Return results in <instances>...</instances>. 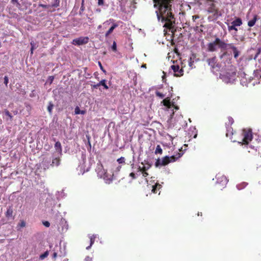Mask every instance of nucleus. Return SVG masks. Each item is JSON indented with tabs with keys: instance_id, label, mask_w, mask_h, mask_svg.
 <instances>
[{
	"instance_id": "obj_1",
	"label": "nucleus",
	"mask_w": 261,
	"mask_h": 261,
	"mask_svg": "<svg viewBox=\"0 0 261 261\" xmlns=\"http://www.w3.org/2000/svg\"><path fill=\"white\" fill-rule=\"evenodd\" d=\"M158 19L162 21L171 22L174 18L172 12V4L174 0H153Z\"/></svg>"
},
{
	"instance_id": "obj_2",
	"label": "nucleus",
	"mask_w": 261,
	"mask_h": 261,
	"mask_svg": "<svg viewBox=\"0 0 261 261\" xmlns=\"http://www.w3.org/2000/svg\"><path fill=\"white\" fill-rule=\"evenodd\" d=\"M217 46L222 50L232 49L233 57L235 59H237L240 54V51L238 50V48L234 46L233 43H226L219 38H216L213 42H210L207 44L208 51L211 52L216 51Z\"/></svg>"
},
{
	"instance_id": "obj_3",
	"label": "nucleus",
	"mask_w": 261,
	"mask_h": 261,
	"mask_svg": "<svg viewBox=\"0 0 261 261\" xmlns=\"http://www.w3.org/2000/svg\"><path fill=\"white\" fill-rule=\"evenodd\" d=\"M204 2L205 6L207 7L206 11L212 14L208 17L210 21H215L222 15L219 8L216 6L217 0H204Z\"/></svg>"
},
{
	"instance_id": "obj_4",
	"label": "nucleus",
	"mask_w": 261,
	"mask_h": 261,
	"mask_svg": "<svg viewBox=\"0 0 261 261\" xmlns=\"http://www.w3.org/2000/svg\"><path fill=\"white\" fill-rule=\"evenodd\" d=\"M242 136L243 138L241 141H238L242 145H248L253 139L252 129L250 128H244L242 130Z\"/></svg>"
},
{
	"instance_id": "obj_5",
	"label": "nucleus",
	"mask_w": 261,
	"mask_h": 261,
	"mask_svg": "<svg viewBox=\"0 0 261 261\" xmlns=\"http://www.w3.org/2000/svg\"><path fill=\"white\" fill-rule=\"evenodd\" d=\"M240 83L243 86H248V85L252 81L253 77L250 76L244 71H240L238 73Z\"/></svg>"
},
{
	"instance_id": "obj_6",
	"label": "nucleus",
	"mask_w": 261,
	"mask_h": 261,
	"mask_svg": "<svg viewBox=\"0 0 261 261\" xmlns=\"http://www.w3.org/2000/svg\"><path fill=\"white\" fill-rule=\"evenodd\" d=\"M88 37H81L72 40V44L75 45H81L87 44L89 42Z\"/></svg>"
},
{
	"instance_id": "obj_7",
	"label": "nucleus",
	"mask_w": 261,
	"mask_h": 261,
	"mask_svg": "<svg viewBox=\"0 0 261 261\" xmlns=\"http://www.w3.org/2000/svg\"><path fill=\"white\" fill-rule=\"evenodd\" d=\"M177 158H176L174 155H172L171 156H166L162 158L161 161V165L166 166L170 163L176 161Z\"/></svg>"
},
{
	"instance_id": "obj_8",
	"label": "nucleus",
	"mask_w": 261,
	"mask_h": 261,
	"mask_svg": "<svg viewBox=\"0 0 261 261\" xmlns=\"http://www.w3.org/2000/svg\"><path fill=\"white\" fill-rule=\"evenodd\" d=\"M171 68L174 73V76H180L183 75L184 70L182 68H180L179 65H173L171 66Z\"/></svg>"
},
{
	"instance_id": "obj_9",
	"label": "nucleus",
	"mask_w": 261,
	"mask_h": 261,
	"mask_svg": "<svg viewBox=\"0 0 261 261\" xmlns=\"http://www.w3.org/2000/svg\"><path fill=\"white\" fill-rule=\"evenodd\" d=\"M50 159L45 157L43 158L42 161L40 164V166L41 169H43L44 170H46V169H49L50 166Z\"/></svg>"
},
{
	"instance_id": "obj_10",
	"label": "nucleus",
	"mask_w": 261,
	"mask_h": 261,
	"mask_svg": "<svg viewBox=\"0 0 261 261\" xmlns=\"http://www.w3.org/2000/svg\"><path fill=\"white\" fill-rule=\"evenodd\" d=\"M141 164L145 165L143 167L139 166L138 168V171H140L141 172L144 171H147L150 167H151V164L149 163L147 161H144V162H142Z\"/></svg>"
},
{
	"instance_id": "obj_11",
	"label": "nucleus",
	"mask_w": 261,
	"mask_h": 261,
	"mask_svg": "<svg viewBox=\"0 0 261 261\" xmlns=\"http://www.w3.org/2000/svg\"><path fill=\"white\" fill-rule=\"evenodd\" d=\"M5 216L8 220H14V216H13V209L12 206H9L7 207V211L5 213Z\"/></svg>"
},
{
	"instance_id": "obj_12",
	"label": "nucleus",
	"mask_w": 261,
	"mask_h": 261,
	"mask_svg": "<svg viewBox=\"0 0 261 261\" xmlns=\"http://www.w3.org/2000/svg\"><path fill=\"white\" fill-rule=\"evenodd\" d=\"M207 62L208 63V64L212 67V68H214L216 66L217 58L216 57H214L212 58L208 59L207 60Z\"/></svg>"
},
{
	"instance_id": "obj_13",
	"label": "nucleus",
	"mask_w": 261,
	"mask_h": 261,
	"mask_svg": "<svg viewBox=\"0 0 261 261\" xmlns=\"http://www.w3.org/2000/svg\"><path fill=\"white\" fill-rule=\"evenodd\" d=\"M226 136L227 137H229L230 139H232V137L233 135L234 134V132L233 131V129L230 126H226Z\"/></svg>"
},
{
	"instance_id": "obj_14",
	"label": "nucleus",
	"mask_w": 261,
	"mask_h": 261,
	"mask_svg": "<svg viewBox=\"0 0 261 261\" xmlns=\"http://www.w3.org/2000/svg\"><path fill=\"white\" fill-rule=\"evenodd\" d=\"M61 159L59 157H56L52 160L50 166L52 167L58 166L60 164Z\"/></svg>"
},
{
	"instance_id": "obj_15",
	"label": "nucleus",
	"mask_w": 261,
	"mask_h": 261,
	"mask_svg": "<svg viewBox=\"0 0 261 261\" xmlns=\"http://www.w3.org/2000/svg\"><path fill=\"white\" fill-rule=\"evenodd\" d=\"M242 20L241 18L237 17L236 19L231 22V24L236 27H240L242 24Z\"/></svg>"
},
{
	"instance_id": "obj_16",
	"label": "nucleus",
	"mask_w": 261,
	"mask_h": 261,
	"mask_svg": "<svg viewBox=\"0 0 261 261\" xmlns=\"http://www.w3.org/2000/svg\"><path fill=\"white\" fill-rule=\"evenodd\" d=\"M55 148L57 151L59 152L60 154H62V148L61 144L59 141L56 142L55 144Z\"/></svg>"
},
{
	"instance_id": "obj_17",
	"label": "nucleus",
	"mask_w": 261,
	"mask_h": 261,
	"mask_svg": "<svg viewBox=\"0 0 261 261\" xmlns=\"http://www.w3.org/2000/svg\"><path fill=\"white\" fill-rule=\"evenodd\" d=\"M257 15H255L254 16L253 19L249 20L248 22V25L250 27H252L254 26L256 22L257 19Z\"/></svg>"
},
{
	"instance_id": "obj_18",
	"label": "nucleus",
	"mask_w": 261,
	"mask_h": 261,
	"mask_svg": "<svg viewBox=\"0 0 261 261\" xmlns=\"http://www.w3.org/2000/svg\"><path fill=\"white\" fill-rule=\"evenodd\" d=\"M117 27H118V25L117 24H116V23L113 24V25L106 32V33L105 34V36L106 37H108V36L113 32L114 29H115Z\"/></svg>"
},
{
	"instance_id": "obj_19",
	"label": "nucleus",
	"mask_w": 261,
	"mask_h": 261,
	"mask_svg": "<svg viewBox=\"0 0 261 261\" xmlns=\"http://www.w3.org/2000/svg\"><path fill=\"white\" fill-rule=\"evenodd\" d=\"M163 105L168 108L171 106L170 99L169 97L165 98L162 101Z\"/></svg>"
},
{
	"instance_id": "obj_20",
	"label": "nucleus",
	"mask_w": 261,
	"mask_h": 261,
	"mask_svg": "<svg viewBox=\"0 0 261 261\" xmlns=\"http://www.w3.org/2000/svg\"><path fill=\"white\" fill-rule=\"evenodd\" d=\"M96 238V236L94 235H92L90 237V245L86 247V249L88 250L89 249L92 245L94 244L95 240Z\"/></svg>"
},
{
	"instance_id": "obj_21",
	"label": "nucleus",
	"mask_w": 261,
	"mask_h": 261,
	"mask_svg": "<svg viewBox=\"0 0 261 261\" xmlns=\"http://www.w3.org/2000/svg\"><path fill=\"white\" fill-rule=\"evenodd\" d=\"M253 75L254 77L258 79L261 77V70L260 69H256L254 71Z\"/></svg>"
},
{
	"instance_id": "obj_22",
	"label": "nucleus",
	"mask_w": 261,
	"mask_h": 261,
	"mask_svg": "<svg viewBox=\"0 0 261 261\" xmlns=\"http://www.w3.org/2000/svg\"><path fill=\"white\" fill-rule=\"evenodd\" d=\"M162 186L159 184H156L155 185L152 186V192L154 193H157V190L161 189Z\"/></svg>"
},
{
	"instance_id": "obj_23",
	"label": "nucleus",
	"mask_w": 261,
	"mask_h": 261,
	"mask_svg": "<svg viewBox=\"0 0 261 261\" xmlns=\"http://www.w3.org/2000/svg\"><path fill=\"white\" fill-rule=\"evenodd\" d=\"M99 86H102L103 88L107 90L109 89V87L106 84V80H102L98 83Z\"/></svg>"
},
{
	"instance_id": "obj_24",
	"label": "nucleus",
	"mask_w": 261,
	"mask_h": 261,
	"mask_svg": "<svg viewBox=\"0 0 261 261\" xmlns=\"http://www.w3.org/2000/svg\"><path fill=\"white\" fill-rule=\"evenodd\" d=\"M75 114H85L86 113V111L84 110H81L79 107H76L75 108Z\"/></svg>"
},
{
	"instance_id": "obj_25",
	"label": "nucleus",
	"mask_w": 261,
	"mask_h": 261,
	"mask_svg": "<svg viewBox=\"0 0 261 261\" xmlns=\"http://www.w3.org/2000/svg\"><path fill=\"white\" fill-rule=\"evenodd\" d=\"M227 122L225 123L226 126H231V125L234 123L233 119L231 117H228L227 118Z\"/></svg>"
},
{
	"instance_id": "obj_26",
	"label": "nucleus",
	"mask_w": 261,
	"mask_h": 261,
	"mask_svg": "<svg viewBox=\"0 0 261 261\" xmlns=\"http://www.w3.org/2000/svg\"><path fill=\"white\" fill-rule=\"evenodd\" d=\"M155 154H162L163 153V150L161 148L160 145H158L156 147V149H155Z\"/></svg>"
},
{
	"instance_id": "obj_27",
	"label": "nucleus",
	"mask_w": 261,
	"mask_h": 261,
	"mask_svg": "<svg viewBox=\"0 0 261 261\" xmlns=\"http://www.w3.org/2000/svg\"><path fill=\"white\" fill-rule=\"evenodd\" d=\"M122 166L121 165H118L115 168H113V175H114V173L117 174L121 170Z\"/></svg>"
},
{
	"instance_id": "obj_28",
	"label": "nucleus",
	"mask_w": 261,
	"mask_h": 261,
	"mask_svg": "<svg viewBox=\"0 0 261 261\" xmlns=\"http://www.w3.org/2000/svg\"><path fill=\"white\" fill-rule=\"evenodd\" d=\"M49 254V253H48V251H46L44 253L42 254L41 255H40V259L41 260H43L45 258H46V257L48 256Z\"/></svg>"
},
{
	"instance_id": "obj_29",
	"label": "nucleus",
	"mask_w": 261,
	"mask_h": 261,
	"mask_svg": "<svg viewBox=\"0 0 261 261\" xmlns=\"http://www.w3.org/2000/svg\"><path fill=\"white\" fill-rule=\"evenodd\" d=\"M228 30L229 31H231L232 30H234L236 32L238 31V29L237 28V27L233 25V24H231V25H228Z\"/></svg>"
},
{
	"instance_id": "obj_30",
	"label": "nucleus",
	"mask_w": 261,
	"mask_h": 261,
	"mask_svg": "<svg viewBox=\"0 0 261 261\" xmlns=\"http://www.w3.org/2000/svg\"><path fill=\"white\" fill-rule=\"evenodd\" d=\"M54 105L51 102H50L47 107V110L50 114H51Z\"/></svg>"
},
{
	"instance_id": "obj_31",
	"label": "nucleus",
	"mask_w": 261,
	"mask_h": 261,
	"mask_svg": "<svg viewBox=\"0 0 261 261\" xmlns=\"http://www.w3.org/2000/svg\"><path fill=\"white\" fill-rule=\"evenodd\" d=\"M54 3L52 4L53 7L57 8L59 6L60 0H54Z\"/></svg>"
},
{
	"instance_id": "obj_32",
	"label": "nucleus",
	"mask_w": 261,
	"mask_h": 261,
	"mask_svg": "<svg viewBox=\"0 0 261 261\" xmlns=\"http://www.w3.org/2000/svg\"><path fill=\"white\" fill-rule=\"evenodd\" d=\"M155 95H156V96H158V97H160L161 98H164L165 97V95L164 94H163V93H162L158 91H156L155 92Z\"/></svg>"
},
{
	"instance_id": "obj_33",
	"label": "nucleus",
	"mask_w": 261,
	"mask_h": 261,
	"mask_svg": "<svg viewBox=\"0 0 261 261\" xmlns=\"http://www.w3.org/2000/svg\"><path fill=\"white\" fill-rule=\"evenodd\" d=\"M4 113L6 116H8L10 118V119H12V115H11V114L9 112V111L8 110H7V109L5 110Z\"/></svg>"
},
{
	"instance_id": "obj_34",
	"label": "nucleus",
	"mask_w": 261,
	"mask_h": 261,
	"mask_svg": "<svg viewBox=\"0 0 261 261\" xmlns=\"http://www.w3.org/2000/svg\"><path fill=\"white\" fill-rule=\"evenodd\" d=\"M26 223L24 221L21 220L20 222L18 223V226L20 227H24L25 226Z\"/></svg>"
},
{
	"instance_id": "obj_35",
	"label": "nucleus",
	"mask_w": 261,
	"mask_h": 261,
	"mask_svg": "<svg viewBox=\"0 0 261 261\" xmlns=\"http://www.w3.org/2000/svg\"><path fill=\"white\" fill-rule=\"evenodd\" d=\"M117 161L119 164L125 163V159L124 157H121L117 159Z\"/></svg>"
},
{
	"instance_id": "obj_36",
	"label": "nucleus",
	"mask_w": 261,
	"mask_h": 261,
	"mask_svg": "<svg viewBox=\"0 0 261 261\" xmlns=\"http://www.w3.org/2000/svg\"><path fill=\"white\" fill-rule=\"evenodd\" d=\"M112 49L114 51L117 50V44L115 41L113 42V45L112 46Z\"/></svg>"
},
{
	"instance_id": "obj_37",
	"label": "nucleus",
	"mask_w": 261,
	"mask_h": 261,
	"mask_svg": "<svg viewBox=\"0 0 261 261\" xmlns=\"http://www.w3.org/2000/svg\"><path fill=\"white\" fill-rule=\"evenodd\" d=\"M98 65H99V67H100V69H101V70H102V71L105 73H106V70L103 68V66H102V64H101V62L99 61V62H98Z\"/></svg>"
},
{
	"instance_id": "obj_38",
	"label": "nucleus",
	"mask_w": 261,
	"mask_h": 261,
	"mask_svg": "<svg viewBox=\"0 0 261 261\" xmlns=\"http://www.w3.org/2000/svg\"><path fill=\"white\" fill-rule=\"evenodd\" d=\"M129 176L131 177L133 179H135L137 178L136 174L134 172H131Z\"/></svg>"
},
{
	"instance_id": "obj_39",
	"label": "nucleus",
	"mask_w": 261,
	"mask_h": 261,
	"mask_svg": "<svg viewBox=\"0 0 261 261\" xmlns=\"http://www.w3.org/2000/svg\"><path fill=\"white\" fill-rule=\"evenodd\" d=\"M8 82H9L8 77L7 76H5L4 77V84L6 85V86H7Z\"/></svg>"
},
{
	"instance_id": "obj_40",
	"label": "nucleus",
	"mask_w": 261,
	"mask_h": 261,
	"mask_svg": "<svg viewBox=\"0 0 261 261\" xmlns=\"http://www.w3.org/2000/svg\"><path fill=\"white\" fill-rule=\"evenodd\" d=\"M43 224L46 227H48L50 226V223L46 221L43 222Z\"/></svg>"
},
{
	"instance_id": "obj_41",
	"label": "nucleus",
	"mask_w": 261,
	"mask_h": 261,
	"mask_svg": "<svg viewBox=\"0 0 261 261\" xmlns=\"http://www.w3.org/2000/svg\"><path fill=\"white\" fill-rule=\"evenodd\" d=\"M155 165L156 167H158L160 165H161V161L160 159H158L155 163Z\"/></svg>"
},
{
	"instance_id": "obj_42",
	"label": "nucleus",
	"mask_w": 261,
	"mask_h": 261,
	"mask_svg": "<svg viewBox=\"0 0 261 261\" xmlns=\"http://www.w3.org/2000/svg\"><path fill=\"white\" fill-rule=\"evenodd\" d=\"M260 53V48H258V49H257V53H256V55H255V57H254V59H256V58H257V57H258V56L259 55Z\"/></svg>"
},
{
	"instance_id": "obj_43",
	"label": "nucleus",
	"mask_w": 261,
	"mask_h": 261,
	"mask_svg": "<svg viewBox=\"0 0 261 261\" xmlns=\"http://www.w3.org/2000/svg\"><path fill=\"white\" fill-rule=\"evenodd\" d=\"M99 84L98 83H97V84H94V85H91V87L92 89H97L98 87H99Z\"/></svg>"
},
{
	"instance_id": "obj_44",
	"label": "nucleus",
	"mask_w": 261,
	"mask_h": 261,
	"mask_svg": "<svg viewBox=\"0 0 261 261\" xmlns=\"http://www.w3.org/2000/svg\"><path fill=\"white\" fill-rule=\"evenodd\" d=\"M30 44L31 45V50H34L35 48V43L33 41H32Z\"/></svg>"
},
{
	"instance_id": "obj_45",
	"label": "nucleus",
	"mask_w": 261,
	"mask_h": 261,
	"mask_svg": "<svg viewBox=\"0 0 261 261\" xmlns=\"http://www.w3.org/2000/svg\"><path fill=\"white\" fill-rule=\"evenodd\" d=\"M143 177H146L148 175V173L147 171H144L141 172Z\"/></svg>"
},
{
	"instance_id": "obj_46",
	"label": "nucleus",
	"mask_w": 261,
	"mask_h": 261,
	"mask_svg": "<svg viewBox=\"0 0 261 261\" xmlns=\"http://www.w3.org/2000/svg\"><path fill=\"white\" fill-rule=\"evenodd\" d=\"M199 18V16L198 15H193V16H192V19L193 20V21H195V20H196V19H198V18Z\"/></svg>"
},
{
	"instance_id": "obj_47",
	"label": "nucleus",
	"mask_w": 261,
	"mask_h": 261,
	"mask_svg": "<svg viewBox=\"0 0 261 261\" xmlns=\"http://www.w3.org/2000/svg\"><path fill=\"white\" fill-rule=\"evenodd\" d=\"M98 4L99 5H102L103 4V0H98Z\"/></svg>"
},
{
	"instance_id": "obj_48",
	"label": "nucleus",
	"mask_w": 261,
	"mask_h": 261,
	"mask_svg": "<svg viewBox=\"0 0 261 261\" xmlns=\"http://www.w3.org/2000/svg\"><path fill=\"white\" fill-rule=\"evenodd\" d=\"M244 40H245V37H241V38H240V40L241 41H244Z\"/></svg>"
},
{
	"instance_id": "obj_49",
	"label": "nucleus",
	"mask_w": 261,
	"mask_h": 261,
	"mask_svg": "<svg viewBox=\"0 0 261 261\" xmlns=\"http://www.w3.org/2000/svg\"><path fill=\"white\" fill-rule=\"evenodd\" d=\"M226 54H227V52L225 51L224 53H223V54L222 55L221 58H222L223 57L225 56V55H226Z\"/></svg>"
},
{
	"instance_id": "obj_50",
	"label": "nucleus",
	"mask_w": 261,
	"mask_h": 261,
	"mask_svg": "<svg viewBox=\"0 0 261 261\" xmlns=\"http://www.w3.org/2000/svg\"><path fill=\"white\" fill-rule=\"evenodd\" d=\"M40 6H41V7H42L43 8H47V6L45 5H41Z\"/></svg>"
},
{
	"instance_id": "obj_51",
	"label": "nucleus",
	"mask_w": 261,
	"mask_h": 261,
	"mask_svg": "<svg viewBox=\"0 0 261 261\" xmlns=\"http://www.w3.org/2000/svg\"><path fill=\"white\" fill-rule=\"evenodd\" d=\"M49 78L50 79V80H51L50 83H51L53 80H54V76H49Z\"/></svg>"
},
{
	"instance_id": "obj_52",
	"label": "nucleus",
	"mask_w": 261,
	"mask_h": 261,
	"mask_svg": "<svg viewBox=\"0 0 261 261\" xmlns=\"http://www.w3.org/2000/svg\"><path fill=\"white\" fill-rule=\"evenodd\" d=\"M198 216H202V213L201 212H198L197 214Z\"/></svg>"
},
{
	"instance_id": "obj_53",
	"label": "nucleus",
	"mask_w": 261,
	"mask_h": 261,
	"mask_svg": "<svg viewBox=\"0 0 261 261\" xmlns=\"http://www.w3.org/2000/svg\"><path fill=\"white\" fill-rule=\"evenodd\" d=\"M88 145H89L90 147H91V143L89 140L88 141Z\"/></svg>"
},
{
	"instance_id": "obj_54",
	"label": "nucleus",
	"mask_w": 261,
	"mask_h": 261,
	"mask_svg": "<svg viewBox=\"0 0 261 261\" xmlns=\"http://www.w3.org/2000/svg\"><path fill=\"white\" fill-rule=\"evenodd\" d=\"M17 0H12V2L13 3H14V2H17Z\"/></svg>"
},
{
	"instance_id": "obj_55",
	"label": "nucleus",
	"mask_w": 261,
	"mask_h": 261,
	"mask_svg": "<svg viewBox=\"0 0 261 261\" xmlns=\"http://www.w3.org/2000/svg\"><path fill=\"white\" fill-rule=\"evenodd\" d=\"M33 50L31 49V54L32 55L33 54Z\"/></svg>"
},
{
	"instance_id": "obj_56",
	"label": "nucleus",
	"mask_w": 261,
	"mask_h": 261,
	"mask_svg": "<svg viewBox=\"0 0 261 261\" xmlns=\"http://www.w3.org/2000/svg\"><path fill=\"white\" fill-rule=\"evenodd\" d=\"M54 257H56V253H54Z\"/></svg>"
},
{
	"instance_id": "obj_57",
	"label": "nucleus",
	"mask_w": 261,
	"mask_h": 261,
	"mask_svg": "<svg viewBox=\"0 0 261 261\" xmlns=\"http://www.w3.org/2000/svg\"><path fill=\"white\" fill-rule=\"evenodd\" d=\"M2 46V43L1 42H0V47Z\"/></svg>"
}]
</instances>
